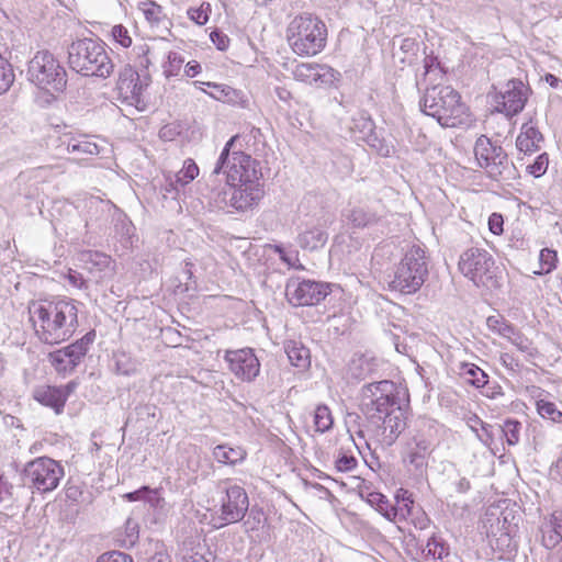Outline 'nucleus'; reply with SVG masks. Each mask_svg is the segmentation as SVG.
<instances>
[{
	"label": "nucleus",
	"instance_id": "49530a36",
	"mask_svg": "<svg viewBox=\"0 0 562 562\" xmlns=\"http://www.w3.org/2000/svg\"><path fill=\"white\" fill-rule=\"evenodd\" d=\"M504 216L502 213L493 212L487 220L488 231L494 236L504 234Z\"/></svg>",
	"mask_w": 562,
	"mask_h": 562
},
{
	"label": "nucleus",
	"instance_id": "dca6fc26",
	"mask_svg": "<svg viewBox=\"0 0 562 562\" xmlns=\"http://www.w3.org/2000/svg\"><path fill=\"white\" fill-rule=\"evenodd\" d=\"M224 359L228 363V369L243 381H251L259 373V360L250 348L227 350Z\"/></svg>",
	"mask_w": 562,
	"mask_h": 562
},
{
	"label": "nucleus",
	"instance_id": "7c9ffc66",
	"mask_svg": "<svg viewBox=\"0 0 562 562\" xmlns=\"http://www.w3.org/2000/svg\"><path fill=\"white\" fill-rule=\"evenodd\" d=\"M537 413L546 419L555 424H562V412L553 402L540 398L536 402Z\"/></svg>",
	"mask_w": 562,
	"mask_h": 562
},
{
	"label": "nucleus",
	"instance_id": "37998d69",
	"mask_svg": "<svg viewBox=\"0 0 562 562\" xmlns=\"http://www.w3.org/2000/svg\"><path fill=\"white\" fill-rule=\"evenodd\" d=\"M549 167V155L547 153H542L536 157L532 164L527 166V172L535 177H542Z\"/></svg>",
	"mask_w": 562,
	"mask_h": 562
},
{
	"label": "nucleus",
	"instance_id": "bf43d9fd",
	"mask_svg": "<svg viewBox=\"0 0 562 562\" xmlns=\"http://www.w3.org/2000/svg\"><path fill=\"white\" fill-rule=\"evenodd\" d=\"M149 492V488L147 486H143L142 488L127 493L123 497L127 499L128 502H136L144 497V494Z\"/></svg>",
	"mask_w": 562,
	"mask_h": 562
},
{
	"label": "nucleus",
	"instance_id": "6e6d98bb",
	"mask_svg": "<svg viewBox=\"0 0 562 562\" xmlns=\"http://www.w3.org/2000/svg\"><path fill=\"white\" fill-rule=\"evenodd\" d=\"M149 53L150 48L148 45L145 44L138 47V57L140 58V65L145 68H148L151 65Z\"/></svg>",
	"mask_w": 562,
	"mask_h": 562
},
{
	"label": "nucleus",
	"instance_id": "cd10ccee",
	"mask_svg": "<svg viewBox=\"0 0 562 562\" xmlns=\"http://www.w3.org/2000/svg\"><path fill=\"white\" fill-rule=\"evenodd\" d=\"M313 424L315 431L325 432L333 427L334 418L330 409L326 405H318L313 413Z\"/></svg>",
	"mask_w": 562,
	"mask_h": 562
},
{
	"label": "nucleus",
	"instance_id": "603ef678",
	"mask_svg": "<svg viewBox=\"0 0 562 562\" xmlns=\"http://www.w3.org/2000/svg\"><path fill=\"white\" fill-rule=\"evenodd\" d=\"M482 434H479L480 440L491 447L494 443V427L492 425L480 423Z\"/></svg>",
	"mask_w": 562,
	"mask_h": 562
},
{
	"label": "nucleus",
	"instance_id": "72a5a7b5",
	"mask_svg": "<svg viewBox=\"0 0 562 562\" xmlns=\"http://www.w3.org/2000/svg\"><path fill=\"white\" fill-rule=\"evenodd\" d=\"M325 240V234L318 228L307 229L299 236L300 245L303 248H317L318 246H323Z\"/></svg>",
	"mask_w": 562,
	"mask_h": 562
},
{
	"label": "nucleus",
	"instance_id": "e2e57ef3",
	"mask_svg": "<svg viewBox=\"0 0 562 562\" xmlns=\"http://www.w3.org/2000/svg\"><path fill=\"white\" fill-rule=\"evenodd\" d=\"M501 361H502V363H503L506 368H508V369H510V370H513V371H514V370H516V368H518V362H517V361L515 360V358H514L512 355H509V353H503V355H501Z\"/></svg>",
	"mask_w": 562,
	"mask_h": 562
},
{
	"label": "nucleus",
	"instance_id": "de8ad7c7",
	"mask_svg": "<svg viewBox=\"0 0 562 562\" xmlns=\"http://www.w3.org/2000/svg\"><path fill=\"white\" fill-rule=\"evenodd\" d=\"M181 133L180 125L178 123H168L159 130V138L165 142L175 140Z\"/></svg>",
	"mask_w": 562,
	"mask_h": 562
},
{
	"label": "nucleus",
	"instance_id": "052dcab7",
	"mask_svg": "<svg viewBox=\"0 0 562 562\" xmlns=\"http://www.w3.org/2000/svg\"><path fill=\"white\" fill-rule=\"evenodd\" d=\"M276 251L280 255V258H281L282 261H284L285 263H288L292 268H297L296 265H295V262L299 261L296 255L294 256V260H292V258L289 257L285 254V251L280 246H276Z\"/></svg>",
	"mask_w": 562,
	"mask_h": 562
},
{
	"label": "nucleus",
	"instance_id": "473e14b6",
	"mask_svg": "<svg viewBox=\"0 0 562 562\" xmlns=\"http://www.w3.org/2000/svg\"><path fill=\"white\" fill-rule=\"evenodd\" d=\"M15 80L11 63L0 54V94L10 90Z\"/></svg>",
	"mask_w": 562,
	"mask_h": 562
},
{
	"label": "nucleus",
	"instance_id": "c9c22d12",
	"mask_svg": "<svg viewBox=\"0 0 562 562\" xmlns=\"http://www.w3.org/2000/svg\"><path fill=\"white\" fill-rule=\"evenodd\" d=\"M201 536L198 535L194 540L182 542L181 552L183 562H207L203 554L194 552L195 547H200Z\"/></svg>",
	"mask_w": 562,
	"mask_h": 562
},
{
	"label": "nucleus",
	"instance_id": "4d7b16f0",
	"mask_svg": "<svg viewBox=\"0 0 562 562\" xmlns=\"http://www.w3.org/2000/svg\"><path fill=\"white\" fill-rule=\"evenodd\" d=\"M439 67H440V63L435 55L430 54L424 58L425 75L429 74L434 68H439Z\"/></svg>",
	"mask_w": 562,
	"mask_h": 562
},
{
	"label": "nucleus",
	"instance_id": "ddd939ff",
	"mask_svg": "<svg viewBox=\"0 0 562 562\" xmlns=\"http://www.w3.org/2000/svg\"><path fill=\"white\" fill-rule=\"evenodd\" d=\"M369 417L382 423L385 430L397 437L406 427V413L389 395L376 397L369 409Z\"/></svg>",
	"mask_w": 562,
	"mask_h": 562
},
{
	"label": "nucleus",
	"instance_id": "e433bc0d",
	"mask_svg": "<svg viewBox=\"0 0 562 562\" xmlns=\"http://www.w3.org/2000/svg\"><path fill=\"white\" fill-rule=\"evenodd\" d=\"M212 13L211 3L203 1L199 7H191L188 9V18L198 25H205Z\"/></svg>",
	"mask_w": 562,
	"mask_h": 562
},
{
	"label": "nucleus",
	"instance_id": "f8f14e48",
	"mask_svg": "<svg viewBox=\"0 0 562 562\" xmlns=\"http://www.w3.org/2000/svg\"><path fill=\"white\" fill-rule=\"evenodd\" d=\"M150 83V75H140L134 67L125 66L116 82L119 98L122 102L143 111L147 105L146 97Z\"/></svg>",
	"mask_w": 562,
	"mask_h": 562
},
{
	"label": "nucleus",
	"instance_id": "09e8293b",
	"mask_svg": "<svg viewBox=\"0 0 562 562\" xmlns=\"http://www.w3.org/2000/svg\"><path fill=\"white\" fill-rule=\"evenodd\" d=\"M211 42L216 46L217 49L224 52L231 45L229 37L220 30H214L210 34Z\"/></svg>",
	"mask_w": 562,
	"mask_h": 562
},
{
	"label": "nucleus",
	"instance_id": "a18cd8bd",
	"mask_svg": "<svg viewBox=\"0 0 562 562\" xmlns=\"http://www.w3.org/2000/svg\"><path fill=\"white\" fill-rule=\"evenodd\" d=\"M206 86L214 91L210 94L220 101H231L236 95V90L225 85H217L215 82H206Z\"/></svg>",
	"mask_w": 562,
	"mask_h": 562
},
{
	"label": "nucleus",
	"instance_id": "f3484780",
	"mask_svg": "<svg viewBox=\"0 0 562 562\" xmlns=\"http://www.w3.org/2000/svg\"><path fill=\"white\" fill-rule=\"evenodd\" d=\"M530 92V88L521 80H509L501 94L499 111L507 116L517 115L524 110Z\"/></svg>",
	"mask_w": 562,
	"mask_h": 562
},
{
	"label": "nucleus",
	"instance_id": "4be33fe9",
	"mask_svg": "<svg viewBox=\"0 0 562 562\" xmlns=\"http://www.w3.org/2000/svg\"><path fill=\"white\" fill-rule=\"evenodd\" d=\"M212 456L221 465L236 467L247 459L248 453L243 446L222 443L214 447Z\"/></svg>",
	"mask_w": 562,
	"mask_h": 562
},
{
	"label": "nucleus",
	"instance_id": "0e129e2a",
	"mask_svg": "<svg viewBox=\"0 0 562 562\" xmlns=\"http://www.w3.org/2000/svg\"><path fill=\"white\" fill-rule=\"evenodd\" d=\"M148 562H171L169 554L165 551L156 552Z\"/></svg>",
	"mask_w": 562,
	"mask_h": 562
},
{
	"label": "nucleus",
	"instance_id": "412c9836",
	"mask_svg": "<svg viewBox=\"0 0 562 562\" xmlns=\"http://www.w3.org/2000/svg\"><path fill=\"white\" fill-rule=\"evenodd\" d=\"M543 140L544 137L538 128L537 121L530 117L520 127L516 137V148L519 153L530 156L540 150Z\"/></svg>",
	"mask_w": 562,
	"mask_h": 562
},
{
	"label": "nucleus",
	"instance_id": "79ce46f5",
	"mask_svg": "<svg viewBox=\"0 0 562 562\" xmlns=\"http://www.w3.org/2000/svg\"><path fill=\"white\" fill-rule=\"evenodd\" d=\"M423 552L427 557H431L434 560H441L445 555H448V549L435 537L428 539Z\"/></svg>",
	"mask_w": 562,
	"mask_h": 562
},
{
	"label": "nucleus",
	"instance_id": "f257e3e1",
	"mask_svg": "<svg viewBox=\"0 0 562 562\" xmlns=\"http://www.w3.org/2000/svg\"><path fill=\"white\" fill-rule=\"evenodd\" d=\"M80 302L72 297L54 295L27 302V324L34 337L48 346L69 341L80 326Z\"/></svg>",
	"mask_w": 562,
	"mask_h": 562
},
{
	"label": "nucleus",
	"instance_id": "20e7f679",
	"mask_svg": "<svg viewBox=\"0 0 562 562\" xmlns=\"http://www.w3.org/2000/svg\"><path fill=\"white\" fill-rule=\"evenodd\" d=\"M67 63L70 69L82 76L108 78L114 70L105 44L87 37L70 43Z\"/></svg>",
	"mask_w": 562,
	"mask_h": 562
},
{
	"label": "nucleus",
	"instance_id": "b1692460",
	"mask_svg": "<svg viewBox=\"0 0 562 562\" xmlns=\"http://www.w3.org/2000/svg\"><path fill=\"white\" fill-rule=\"evenodd\" d=\"M562 542V512H554L542 528V544L554 549Z\"/></svg>",
	"mask_w": 562,
	"mask_h": 562
},
{
	"label": "nucleus",
	"instance_id": "864d4df0",
	"mask_svg": "<svg viewBox=\"0 0 562 562\" xmlns=\"http://www.w3.org/2000/svg\"><path fill=\"white\" fill-rule=\"evenodd\" d=\"M66 278L69 282V284L74 288L81 289L85 286V279L82 274L74 269H69Z\"/></svg>",
	"mask_w": 562,
	"mask_h": 562
},
{
	"label": "nucleus",
	"instance_id": "13d9d810",
	"mask_svg": "<svg viewBox=\"0 0 562 562\" xmlns=\"http://www.w3.org/2000/svg\"><path fill=\"white\" fill-rule=\"evenodd\" d=\"M202 70L201 65L196 60H191L187 63L184 67V72L188 77L193 78L199 75Z\"/></svg>",
	"mask_w": 562,
	"mask_h": 562
},
{
	"label": "nucleus",
	"instance_id": "5701e85b",
	"mask_svg": "<svg viewBox=\"0 0 562 562\" xmlns=\"http://www.w3.org/2000/svg\"><path fill=\"white\" fill-rule=\"evenodd\" d=\"M361 496L374 507L387 520L395 521L398 516V510L393 506L387 497L380 492L369 491L368 487L361 488Z\"/></svg>",
	"mask_w": 562,
	"mask_h": 562
},
{
	"label": "nucleus",
	"instance_id": "338daca9",
	"mask_svg": "<svg viewBox=\"0 0 562 562\" xmlns=\"http://www.w3.org/2000/svg\"><path fill=\"white\" fill-rule=\"evenodd\" d=\"M255 529H258V526H255V525H254V526H251V527L247 528V530H255Z\"/></svg>",
	"mask_w": 562,
	"mask_h": 562
},
{
	"label": "nucleus",
	"instance_id": "0eeeda50",
	"mask_svg": "<svg viewBox=\"0 0 562 562\" xmlns=\"http://www.w3.org/2000/svg\"><path fill=\"white\" fill-rule=\"evenodd\" d=\"M238 138V135H234L228 139L214 168V173H225L228 186L262 180L259 164L250 155L243 150H232Z\"/></svg>",
	"mask_w": 562,
	"mask_h": 562
},
{
	"label": "nucleus",
	"instance_id": "2f4dec72",
	"mask_svg": "<svg viewBox=\"0 0 562 562\" xmlns=\"http://www.w3.org/2000/svg\"><path fill=\"white\" fill-rule=\"evenodd\" d=\"M486 326L492 333L503 338H506L509 334H512L513 328L515 327L507 319H505L504 316L498 314L488 316L486 318Z\"/></svg>",
	"mask_w": 562,
	"mask_h": 562
},
{
	"label": "nucleus",
	"instance_id": "4468645a",
	"mask_svg": "<svg viewBox=\"0 0 562 562\" xmlns=\"http://www.w3.org/2000/svg\"><path fill=\"white\" fill-rule=\"evenodd\" d=\"M329 293L328 285L312 280H291L285 296L294 306H312L322 302Z\"/></svg>",
	"mask_w": 562,
	"mask_h": 562
},
{
	"label": "nucleus",
	"instance_id": "69168bd1",
	"mask_svg": "<svg viewBox=\"0 0 562 562\" xmlns=\"http://www.w3.org/2000/svg\"><path fill=\"white\" fill-rule=\"evenodd\" d=\"M417 48V43L415 42V40H412V38H405L403 41V44H402V49H405V50H413Z\"/></svg>",
	"mask_w": 562,
	"mask_h": 562
},
{
	"label": "nucleus",
	"instance_id": "ea45409f",
	"mask_svg": "<svg viewBox=\"0 0 562 562\" xmlns=\"http://www.w3.org/2000/svg\"><path fill=\"white\" fill-rule=\"evenodd\" d=\"M394 497L400 505L398 513L401 512L402 516H409L415 504L413 494L408 490L401 487L396 491Z\"/></svg>",
	"mask_w": 562,
	"mask_h": 562
},
{
	"label": "nucleus",
	"instance_id": "2eb2a0df",
	"mask_svg": "<svg viewBox=\"0 0 562 562\" xmlns=\"http://www.w3.org/2000/svg\"><path fill=\"white\" fill-rule=\"evenodd\" d=\"M294 80L305 85H330L340 74L331 66L314 61H301L292 71Z\"/></svg>",
	"mask_w": 562,
	"mask_h": 562
},
{
	"label": "nucleus",
	"instance_id": "393cba45",
	"mask_svg": "<svg viewBox=\"0 0 562 562\" xmlns=\"http://www.w3.org/2000/svg\"><path fill=\"white\" fill-rule=\"evenodd\" d=\"M284 349L292 366L300 370H306L310 367V349L301 341L290 340L285 344Z\"/></svg>",
	"mask_w": 562,
	"mask_h": 562
},
{
	"label": "nucleus",
	"instance_id": "aec40b11",
	"mask_svg": "<svg viewBox=\"0 0 562 562\" xmlns=\"http://www.w3.org/2000/svg\"><path fill=\"white\" fill-rule=\"evenodd\" d=\"M474 156L481 168L490 169L502 165L507 156L502 146L494 144L487 136L481 135L474 145Z\"/></svg>",
	"mask_w": 562,
	"mask_h": 562
},
{
	"label": "nucleus",
	"instance_id": "a211bd4d",
	"mask_svg": "<svg viewBox=\"0 0 562 562\" xmlns=\"http://www.w3.org/2000/svg\"><path fill=\"white\" fill-rule=\"evenodd\" d=\"M76 381H70L66 385H40L33 391V398L40 404L47 406L56 414H60L64 411L66 402L69 395L77 387Z\"/></svg>",
	"mask_w": 562,
	"mask_h": 562
},
{
	"label": "nucleus",
	"instance_id": "5fc2aeb1",
	"mask_svg": "<svg viewBox=\"0 0 562 562\" xmlns=\"http://www.w3.org/2000/svg\"><path fill=\"white\" fill-rule=\"evenodd\" d=\"M274 92L278 99L284 103H289L294 99L292 91L284 86L277 87Z\"/></svg>",
	"mask_w": 562,
	"mask_h": 562
},
{
	"label": "nucleus",
	"instance_id": "39448f33",
	"mask_svg": "<svg viewBox=\"0 0 562 562\" xmlns=\"http://www.w3.org/2000/svg\"><path fill=\"white\" fill-rule=\"evenodd\" d=\"M29 80L35 85L46 102L55 100L67 86V74L48 50H40L27 66Z\"/></svg>",
	"mask_w": 562,
	"mask_h": 562
},
{
	"label": "nucleus",
	"instance_id": "4c0bfd02",
	"mask_svg": "<svg viewBox=\"0 0 562 562\" xmlns=\"http://www.w3.org/2000/svg\"><path fill=\"white\" fill-rule=\"evenodd\" d=\"M184 64L183 57L177 52H169L167 60L162 65L164 75L167 78L176 77L180 74Z\"/></svg>",
	"mask_w": 562,
	"mask_h": 562
},
{
	"label": "nucleus",
	"instance_id": "a19ab883",
	"mask_svg": "<svg viewBox=\"0 0 562 562\" xmlns=\"http://www.w3.org/2000/svg\"><path fill=\"white\" fill-rule=\"evenodd\" d=\"M111 37L113 42L122 48H130L133 44L132 35L123 24H115L112 26Z\"/></svg>",
	"mask_w": 562,
	"mask_h": 562
},
{
	"label": "nucleus",
	"instance_id": "f03ea898",
	"mask_svg": "<svg viewBox=\"0 0 562 562\" xmlns=\"http://www.w3.org/2000/svg\"><path fill=\"white\" fill-rule=\"evenodd\" d=\"M420 108L443 128H470L475 115L461 93L451 86H434L426 90Z\"/></svg>",
	"mask_w": 562,
	"mask_h": 562
},
{
	"label": "nucleus",
	"instance_id": "9d476101",
	"mask_svg": "<svg viewBox=\"0 0 562 562\" xmlns=\"http://www.w3.org/2000/svg\"><path fill=\"white\" fill-rule=\"evenodd\" d=\"M95 330L86 333L74 342L50 351L47 360L58 375L66 376L83 361L95 340Z\"/></svg>",
	"mask_w": 562,
	"mask_h": 562
},
{
	"label": "nucleus",
	"instance_id": "c756f323",
	"mask_svg": "<svg viewBox=\"0 0 562 562\" xmlns=\"http://www.w3.org/2000/svg\"><path fill=\"white\" fill-rule=\"evenodd\" d=\"M558 252L551 248H543L539 254V270L535 274H548L552 272L558 266Z\"/></svg>",
	"mask_w": 562,
	"mask_h": 562
},
{
	"label": "nucleus",
	"instance_id": "f704fd0d",
	"mask_svg": "<svg viewBox=\"0 0 562 562\" xmlns=\"http://www.w3.org/2000/svg\"><path fill=\"white\" fill-rule=\"evenodd\" d=\"M200 173L195 161L191 158L184 160L182 169L176 175V183L186 186L192 182Z\"/></svg>",
	"mask_w": 562,
	"mask_h": 562
},
{
	"label": "nucleus",
	"instance_id": "7ed1b4c3",
	"mask_svg": "<svg viewBox=\"0 0 562 562\" xmlns=\"http://www.w3.org/2000/svg\"><path fill=\"white\" fill-rule=\"evenodd\" d=\"M329 31L325 21L315 13L293 15L285 29L284 38L290 50L299 57H315L328 44Z\"/></svg>",
	"mask_w": 562,
	"mask_h": 562
},
{
	"label": "nucleus",
	"instance_id": "8fccbe9b",
	"mask_svg": "<svg viewBox=\"0 0 562 562\" xmlns=\"http://www.w3.org/2000/svg\"><path fill=\"white\" fill-rule=\"evenodd\" d=\"M97 562H133V559L126 553L112 551L103 553Z\"/></svg>",
	"mask_w": 562,
	"mask_h": 562
},
{
	"label": "nucleus",
	"instance_id": "6ab92c4d",
	"mask_svg": "<svg viewBox=\"0 0 562 562\" xmlns=\"http://www.w3.org/2000/svg\"><path fill=\"white\" fill-rule=\"evenodd\" d=\"M231 195V205L237 211H247L259 204L265 196L262 180L237 183Z\"/></svg>",
	"mask_w": 562,
	"mask_h": 562
},
{
	"label": "nucleus",
	"instance_id": "774afa93",
	"mask_svg": "<svg viewBox=\"0 0 562 562\" xmlns=\"http://www.w3.org/2000/svg\"><path fill=\"white\" fill-rule=\"evenodd\" d=\"M248 525H250V519L245 521V526H248Z\"/></svg>",
	"mask_w": 562,
	"mask_h": 562
},
{
	"label": "nucleus",
	"instance_id": "a878e982",
	"mask_svg": "<svg viewBox=\"0 0 562 562\" xmlns=\"http://www.w3.org/2000/svg\"><path fill=\"white\" fill-rule=\"evenodd\" d=\"M506 339L513 344L518 351L530 358H535L539 355L538 348L535 346L533 341L516 327L513 328V333L509 334Z\"/></svg>",
	"mask_w": 562,
	"mask_h": 562
},
{
	"label": "nucleus",
	"instance_id": "9b49d317",
	"mask_svg": "<svg viewBox=\"0 0 562 562\" xmlns=\"http://www.w3.org/2000/svg\"><path fill=\"white\" fill-rule=\"evenodd\" d=\"M65 475L63 465L48 457H38L25 467V476L30 487L45 494L56 490Z\"/></svg>",
	"mask_w": 562,
	"mask_h": 562
},
{
	"label": "nucleus",
	"instance_id": "680f3d73",
	"mask_svg": "<svg viewBox=\"0 0 562 562\" xmlns=\"http://www.w3.org/2000/svg\"><path fill=\"white\" fill-rule=\"evenodd\" d=\"M276 251L280 255V258H281L282 261H284L285 263H288L292 268H297L296 265H295V262L299 261L296 255L294 256V260H292V258L289 257L285 254V251L280 246H276Z\"/></svg>",
	"mask_w": 562,
	"mask_h": 562
},
{
	"label": "nucleus",
	"instance_id": "c85d7f7f",
	"mask_svg": "<svg viewBox=\"0 0 562 562\" xmlns=\"http://www.w3.org/2000/svg\"><path fill=\"white\" fill-rule=\"evenodd\" d=\"M138 9L143 12L146 21L151 25L159 24L165 18L162 7L156 3L155 1H142L138 4Z\"/></svg>",
	"mask_w": 562,
	"mask_h": 562
},
{
	"label": "nucleus",
	"instance_id": "58836bf2",
	"mask_svg": "<svg viewBox=\"0 0 562 562\" xmlns=\"http://www.w3.org/2000/svg\"><path fill=\"white\" fill-rule=\"evenodd\" d=\"M462 375L469 383L476 387H481L486 384L487 375L475 364H464Z\"/></svg>",
	"mask_w": 562,
	"mask_h": 562
},
{
	"label": "nucleus",
	"instance_id": "6e6552de",
	"mask_svg": "<svg viewBox=\"0 0 562 562\" xmlns=\"http://www.w3.org/2000/svg\"><path fill=\"white\" fill-rule=\"evenodd\" d=\"M428 274L424 249L418 245L411 246L401 261L395 266L389 289L402 294L416 293L424 284Z\"/></svg>",
	"mask_w": 562,
	"mask_h": 562
},
{
	"label": "nucleus",
	"instance_id": "1a4fd4ad",
	"mask_svg": "<svg viewBox=\"0 0 562 562\" xmlns=\"http://www.w3.org/2000/svg\"><path fill=\"white\" fill-rule=\"evenodd\" d=\"M248 506L246 491L239 485H231L222 493L218 506L210 509V524L218 529L238 522L244 518Z\"/></svg>",
	"mask_w": 562,
	"mask_h": 562
},
{
	"label": "nucleus",
	"instance_id": "c03bdc74",
	"mask_svg": "<svg viewBox=\"0 0 562 562\" xmlns=\"http://www.w3.org/2000/svg\"><path fill=\"white\" fill-rule=\"evenodd\" d=\"M521 424L517 420L508 419L505 422L502 431L506 437V441L509 446H514L519 441Z\"/></svg>",
	"mask_w": 562,
	"mask_h": 562
},
{
	"label": "nucleus",
	"instance_id": "bb28decb",
	"mask_svg": "<svg viewBox=\"0 0 562 562\" xmlns=\"http://www.w3.org/2000/svg\"><path fill=\"white\" fill-rule=\"evenodd\" d=\"M68 153L82 154V155H97L99 153L98 145L88 136H80L67 143L66 147Z\"/></svg>",
	"mask_w": 562,
	"mask_h": 562
},
{
	"label": "nucleus",
	"instance_id": "3c124183",
	"mask_svg": "<svg viewBox=\"0 0 562 562\" xmlns=\"http://www.w3.org/2000/svg\"><path fill=\"white\" fill-rule=\"evenodd\" d=\"M357 465V459L353 456L342 454L336 460V468L340 472L352 470Z\"/></svg>",
	"mask_w": 562,
	"mask_h": 562
},
{
	"label": "nucleus",
	"instance_id": "423d86ee",
	"mask_svg": "<svg viewBox=\"0 0 562 562\" xmlns=\"http://www.w3.org/2000/svg\"><path fill=\"white\" fill-rule=\"evenodd\" d=\"M460 273L476 286L498 289L499 268L493 255L483 247L472 246L463 250L458 260Z\"/></svg>",
	"mask_w": 562,
	"mask_h": 562
}]
</instances>
